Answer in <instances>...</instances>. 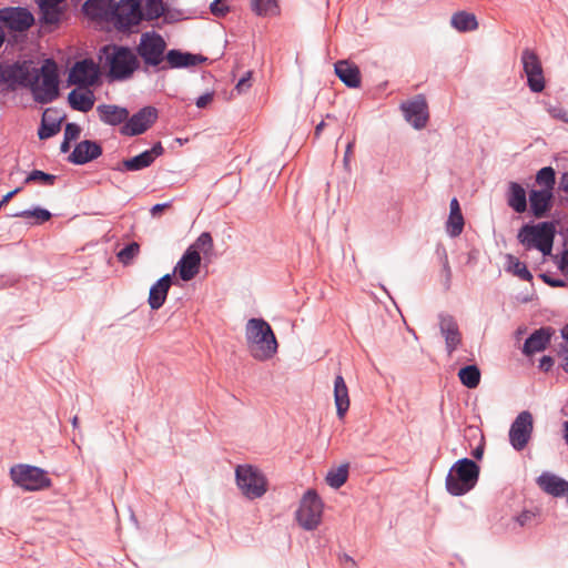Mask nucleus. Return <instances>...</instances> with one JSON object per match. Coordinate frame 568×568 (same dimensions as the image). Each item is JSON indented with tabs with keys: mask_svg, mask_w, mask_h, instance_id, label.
Segmentation results:
<instances>
[{
	"mask_svg": "<svg viewBox=\"0 0 568 568\" xmlns=\"http://www.w3.org/2000/svg\"><path fill=\"white\" fill-rule=\"evenodd\" d=\"M201 255L194 250H186L180 261L176 263L173 274L184 281L189 282L193 280L200 272Z\"/></svg>",
	"mask_w": 568,
	"mask_h": 568,
	"instance_id": "obj_18",
	"label": "nucleus"
},
{
	"mask_svg": "<svg viewBox=\"0 0 568 568\" xmlns=\"http://www.w3.org/2000/svg\"><path fill=\"white\" fill-rule=\"evenodd\" d=\"M548 111L554 119H558L561 120L562 122L568 123V113L562 108L552 106Z\"/></svg>",
	"mask_w": 568,
	"mask_h": 568,
	"instance_id": "obj_53",
	"label": "nucleus"
},
{
	"mask_svg": "<svg viewBox=\"0 0 568 568\" xmlns=\"http://www.w3.org/2000/svg\"><path fill=\"white\" fill-rule=\"evenodd\" d=\"M245 339L251 356L256 361H268L277 353L276 336L264 318L252 317L246 322Z\"/></svg>",
	"mask_w": 568,
	"mask_h": 568,
	"instance_id": "obj_2",
	"label": "nucleus"
},
{
	"mask_svg": "<svg viewBox=\"0 0 568 568\" xmlns=\"http://www.w3.org/2000/svg\"><path fill=\"white\" fill-rule=\"evenodd\" d=\"M460 383L468 388H476L480 383V371L476 365H467L459 369Z\"/></svg>",
	"mask_w": 568,
	"mask_h": 568,
	"instance_id": "obj_36",
	"label": "nucleus"
},
{
	"mask_svg": "<svg viewBox=\"0 0 568 568\" xmlns=\"http://www.w3.org/2000/svg\"><path fill=\"white\" fill-rule=\"evenodd\" d=\"M235 480L241 493L248 499L261 498L267 490V481L261 470L252 465H239Z\"/></svg>",
	"mask_w": 568,
	"mask_h": 568,
	"instance_id": "obj_8",
	"label": "nucleus"
},
{
	"mask_svg": "<svg viewBox=\"0 0 568 568\" xmlns=\"http://www.w3.org/2000/svg\"><path fill=\"white\" fill-rule=\"evenodd\" d=\"M536 183L548 192H554L556 184V172L551 166H545L540 169L536 174Z\"/></svg>",
	"mask_w": 568,
	"mask_h": 568,
	"instance_id": "obj_38",
	"label": "nucleus"
},
{
	"mask_svg": "<svg viewBox=\"0 0 568 568\" xmlns=\"http://www.w3.org/2000/svg\"><path fill=\"white\" fill-rule=\"evenodd\" d=\"M527 84L532 92H541L545 89L544 72L539 71V75H527Z\"/></svg>",
	"mask_w": 568,
	"mask_h": 568,
	"instance_id": "obj_47",
	"label": "nucleus"
},
{
	"mask_svg": "<svg viewBox=\"0 0 568 568\" xmlns=\"http://www.w3.org/2000/svg\"><path fill=\"white\" fill-rule=\"evenodd\" d=\"M554 329L551 327H540L529 335L523 346V353L530 356L535 353L542 352L550 343Z\"/></svg>",
	"mask_w": 568,
	"mask_h": 568,
	"instance_id": "obj_23",
	"label": "nucleus"
},
{
	"mask_svg": "<svg viewBox=\"0 0 568 568\" xmlns=\"http://www.w3.org/2000/svg\"><path fill=\"white\" fill-rule=\"evenodd\" d=\"M0 21L8 29L22 32L33 24L34 18L26 8H4L0 10Z\"/></svg>",
	"mask_w": 568,
	"mask_h": 568,
	"instance_id": "obj_15",
	"label": "nucleus"
},
{
	"mask_svg": "<svg viewBox=\"0 0 568 568\" xmlns=\"http://www.w3.org/2000/svg\"><path fill=\"white\" fill-rule=\"evenodd\" d=\"M166 42L155 31H146L141 34L140 42L135 48L138 58H141L144 71L150 67H159L165 55Z\"/></svg>",
	"mask_w": 568,
	"mask_h": 568,
	"instance_id": "obj_6",
	"label": "nucleus"
},
{
	"mask_svg": "<svg viewBox=\"0 0 568 568\" xmlns=\"http://www.w3.org/2000/svg\"><path fill=\"white\" fill-rule=\"evenodd\" d=\"M211 13L215 17H224L229 12V7L225 4L224 0H214L210 4Z\"/></svg>",
	"mask_w": 568,
	"mask_h": 568,
	"instance_id": "obj_49",
	"label": "nucleus"
},
{
	"mask_svg": "<svg viewBox=\"0 0 568 568\" xmlns=\"http://www.w3.org/2000/svg\"><path fill=\"white\" fill-rule=\"evenodd\" d=\"M353 146H354V141H351V142L347 143V146H346V150H345V154H344V162H345V164H347L348 161H349V158H351V155L353 153Z\"/></svg>",
	"mask_w": 568,
	"mask_h": 568,
	"instance_id": "obj_59",
	"label": "nucleus"
},
{
	"mask_svg": "<svg viewBox=\"0 0 568 568\" xmlns=\"http://www.w3.org/2000/svg\"><path fill=\"white\" fill-rule=\"evenodd\" d=\"M164 59L168 62V68H171V69L194 67V65H197L206 60V58H204L200 54L182 52L178 49L169 50L166 52V54L164 55ZM160 69L164 70V69H166V67H161Z\"/></svg>",
	"mask_w": 568,
	"mask_h": 568,
	"instance_id": "obj_24",
	"label": "nucleus"
},
{
	"mask_svg": "<svg viewBox=\"0 0 568 568\" xmlns=\"http://www.w3.org/2000/svg\"><path fill=\"white\" fill-rule=\"evenodd\" d=\"M10 216H12V217H23V219L34 217L36 219V222H34L36 224H42V223L49 221L52 215L45 209L36 207L33 210H24V211H18V212L11 213Z\"/></svg>",
	"mask_w": 568,
	"mask_h": 568,
	"instance_id": "obj_41",
	"label": "nucleus"
},
{
	"mask_svg": "<svg viewBox=\"0 0 568 568\" xmlns=\"http://www.w3.org/2000/svg\"><path fill=\"white\" fill-rule=\"evenodd\" d=\"M99 58L104 68H108V75L113 81H124L141 68V61L135 52L125 45L110 43L101 47Z\"/></svg>",
	"mask_w": 568,
	"mask_h": 568,
	"instance_id": "obj_1",
	"label": "nucleus"
},
{
	"mask_svg": "<svg viewBox=\"0 0 568 568\" xmlns=\"http://www.w3.org/2000/svg\"><path fill=\"white\" fill-rule=\"evenodd\" d=\"M139 252H140V245L136 242H132V243L125 245L118 253V258L122 264L128 265L133 261V258L139 254Z\"/></svg>",
	"mask_w": 568,
	"mask_h": 568,
	"instance_id": "obj_46",
	"label": "nucleus"
},
{
	"mask_svg": "<svg viewBox=\"0 0 568 568\" xmlns=\"http://www.w3.org/2000/svg\"><path fill=\"white\" fill-rule=\"evenodd\" d=\"M509 262L511 266V271L515 275H517L520 280L530 282L532 280V274L527 268L526 264L520 262L518 258L509 255Z\"/></svg>",
	"mask_w": 568,
	"mask_h": 568,
	"instance_id": "obj_45",
	"label": "nucleus"
},
{
	"mask_svg": "<svg viewBox=\"0 0 568 568\" xmlns=\"http://www.w3.org/2000/svg\"><path fill=\"white\" fill-rule=\"evenodd\" d=\"M532 428L531 414L527 410L519 413L509 429V442L516 450L520 452L527 446Z\"/></svg>",
	"mask_w": 568,
	"mask_h": 568,
	"instance_id": "obj_13",
	"label": "nucleus"
},
{
	"mask_svg": "<svg viewBox=\"0 0 568 568\" xmlns=\"http://www.w3.org/2000/svg\"><path fill=\"white\" fill-rule=\"evenodd\" d=\"M404 116L415 129H424L428 122V105L424 95L418 94L413 100L402 103Z\"/></svg>",
	"mask_w": 568,
	"mask_h": 568,
	"instance_id": "obj_14",
	"label": "nucleus"
},
{
	"mask_svg": "<svg viewBox=\"0 0 568 568\" xmlns=\"http://www.w3.org/2000/svg\"><path fill=\"white\" fill-rule=\"evenodd\" d=\"M144 2L143 17L148 21H152L162 17L165 12L163 0H140V4Z\"/></svg>",
	"mask_w": 568,
	"mask_h": 568,
	"instance_id": "obj_39",
	"label": "nucleus"
},
{
	"mask_svg": "<svg viewBox=\"0 0 568 568\" xmlns=\"http://www.w3.org/2000/svg\"><path fill=\"white\" fill-rule=\"evenodd\" d=\"M541 278L544 280L545 283H547L551 287H562V286H565V281H562L560 278H554V277H550L549 275H546V274H542Z\"/></svg>",
	"mask_w": 568,
	"mask_h": 568,
	"instance_id": "obj_56",
	"label": "nucleus"
},
{
	"mask_svg": "<svg viewBox=\"0 0 568 568\" xmlns=\"http://www.w3.org/2000/svg\"><path fill=\"white\" fill-rule=\"evenodd\" d=\"M556 226L552 222H540L536 225L525 224L520 227L517 239L526 248H537L544 255L552 250Z\"/></svg>",
	"mask_w": 568,
	"mask_h": 568,
	"instance_id": "obj_4",
	"label": "nucleus"
},
{
	"mask_svg": "<svg viewBox=\"0 0 568 568\" xmlns=\"http://www.w3.org/2000/svg\"><path fill=\"white\" fill-rule=\"evenodd\" d=\"M159 112L156 108L146 105L140 109L121 126L120 133L126 136H135L144 133L158 120Z\"/></svg>",
	"mask_w": 568,
	"mask_h": 568,
	"instance_id": "obj_12",
	"label": "nucleus"
},
{
	"mask_svg": "<svg viewBox=\"0 0 568 568\" xmlns=\"http://www.w3.org/2000/svg\"><path fill=\"white\" fill-rule=\"evenodd\" d=\"M102 146L97 141L84 140L79 142L73 152L69 155V162L83 165L90 161H93L102 155Z\"/></svg>",
	"mask_w": 568,
	"mask_h": 568,
	"instance_id": "obj_20",
	"label": "nucleus"
},
{
	"mask_svg": "<svg viewBox=\"0 0 568 568\" xmlns=\"http://www.w3.org/2000/svg\"><path fill=\"white\" fill-rule=\"evenodd\" d=\"M324 128H325V122H324V121H321V122L316 125V128H315V132H314V134H315V136H316V138H318V136L321 135V133H322V131H323V129H324Z\"/></svg>",
	"mask_w": 568,
	"mask_h": 568,
	"instance_id": "obj_61",
	"label": "nucleus"
},
{
	"mask_svg": "<svg viewBox=\"0 0 568 568\" xmlns=\"http://www.w3.org/2000/svg\"><path fill=\"white\" fill-rule=\"evenodd\" d=\"M554 366V359L550 356H542L539 361V369L542 372H549Z\"/></svg>",
	"mask_w": 568,
	"mask_h": 568,
	"instance_id": "obj_55",
	"label": "nucleus"
},
{
	"mask_svg": "<svg viewBox=\"0 0 568 568\" xmlns=\"http://www.w3.org/2000/svg\"><path fill=\"white\" fill-rule=\"evenodd\" d=\"M213 247L214 243L212 235L209 232H203L186 250H194L197 253L203 252L206 255L213 251Z\"/></svg>",
	"mask_w": 568,
	"mask_h": 568,
	"instance_id": "obj_43",
	"label": "nucleus"
},
{
	"mask_svg": "<svg viewBox=\"0 0 568 568\" xmlns=\"http://www.w3.org/2000/svg\"><path fill=\"white\" fill-rule=\"evenodd\" d=\"M464 216L456 197L450 201V212L446 222V230L449 236L456 237L462 234L464 230Z\"/></svg>",
	"mask_w": 568,
	"mask_h": 568,
	"instance_id": "obj_33",
	"label": "nucleus"
},
{
	"mask_svg": "<svg viewBox=\"0 0 568 568\" xmlns=\"http://www.w3.org/2000/svg\"><path fill=\"white\" fill-rule=\"evenodd\" d=\"M169 206H170L169 202H166V203H158V204L153 205L152 209H151L152 216L159 215L161 212H163Z\"/></svg>",
	"mask_w": 568,
	"mask_h": 568,
	"instance_id": "obj_57",
	"label": "nucleus"
},
{
	"mask_svg": "<svg viewBox=\"0 0 568 568\" xmlns=\"http://www.w3.org/2000/svg\"><path fill=\"white\" fill-rule=\"evenodd\" d=\"M479 466L467 457L457 460L449 469L445 486L452 496H463L475 488L479 479Z\"/></svg>",
	"mask_w": 568,
	"mask_h": 568,
	"instance_id": "obj_3",
	"label": "nucleus"
},
{
	"mask_svg": "<svg viewBox=\"0 0 568 568\" xmlns=\"http://www.w3.org/2000/svg\"><path fill=\"white\" fill-rule=\"evenodd\" d=\"M559 268L568 273V250H566L560 258Z\"/></svg>",
	"mask_w": 568,
	"mask_h": 568,
	"instance_id": "obj_58",
	"label": "nucleus"
},
{
	"mask_svg": "<svg viewBox=\"0 0 568 568\" xmlns=\"http://www.w3.org/2000/svg\"><path fill=\"white\" fill-rule=\"evenodd\" d=\"M213 100V93L212 92H206L202 95H200L196 101H195V105L199 108V109H204L209 103H211Z\"/></svg>",
	"mask_w": 568,
	"mask_h": 568,
	"instance_id": "obj_54",
	"label": "nucleus"
},
{
	"mask_svg": "<svg viewBox=\"0 0 568 568\" xmlns=\"http://www.w3.org/2000/svg\"><path fill=\"white\" fill-rule=\"evenodd\" d=\"M334 400L338 418L343 419L349 408L348 388L342 375L334 381Z\"/></svg>",
	"mask_w": 568,
	"mask_h": 568,
	"instance_id": "obj_32",
	"label": "nucleus"
},
{
	"mask_svg": "<svg viewBox=\"0 0 568 568\" xmlns=\"http://www.w3.org/2000/svg\"><path fill=\"white\" fill-rule=\"evenodd\" d=\"M450 24L459 32H469L478 28V21L474 13L458 11L452 16Z\"/></svg>",
	"mask_w": 568,
	"mask_h": 568,
	"instance_id": "obj_35",
	"label": "nucleus"
},
{
	"mask_svg": "<svg viewBox=\"0 0 568 568\" xmlns=\"http://www.w3.org/2000/svg\"><path fill=\"white\" fill-rule=\"evenodd\" d=\"M144 19L140 0H121L114 4L111 22L121 32H130Z\"/></svg>",
	"mask_w": 568,
	"mask_h": 568,
	"instance_id": "obj_11",
	"label": "nucleus"
},
{
	"mask_svg": "<svg viewBox=\"0 0 568 568\" xmlns=\"http://www.w3.org/2000/svg\"><path fill=\"white\" fill-rule=\"evenodd\" d=\"M70 143H71V141H67V140L63 138V141H62V143H61V145H60V151H61L62 153H67V152H69V150H70V148H71Z\"/></svg>",
	"mask_w": 568,
	"mask_h": 568,
	"instance_id": "obj_60",
	"label": "nucleus"
},
{
	"mask_svg": "<svg viewBox=\"0 0 568 568\" xmlns=\"http://www.w3.org/2000/svg\"><path fill=\"white\" fill-rule=\"evenodd\" d=\"M442 265H443L442 273H443V277H444L443 286H444L445 291H448L452 286L453 274H452V268H450L446 252H444V255L442 258Z\"/></svg>",
	"mask_w": 568,
	"mask_h": 568,
	"instance_id": "obj_48",
	"label": "nucleus"
},
{
	"mask_svg": "<svg viewBox=\"0 0 568 568\" xmlns=\"http://www.w3.org/2000/svg\"><path fill=\"white\" fill-rule=\"evenodd\" d=\"M562 337L568 341V323L561 329Z\"/></svg>",
	"mask_w": 568,
	"mask_h": 568,
	"instance_id": "obj_63",
	"label": "nucleus"
},
{
	"mask_svg": "<svg viewBox=\"0 0 568 568\" xmlns=\"http://www.w3.org/2000/svg\"><path fill=\"white\" fill-rule=\"evenodd\" d=\"M114 4V0H87L83 12L91 19L111 22Z\"/></svg>",
	"mask_w": 568,
	"mask_h": 568,
	"instance_id": "obj_28",
	"label": "nucleus"
},
{
	"mask_svg": "<svg viewBox=\"0 0 568 568\" xmlns=\"http://www.w3.org/2000/svg\"><path fill=\"white\" fill-rule=\"evenodd\" d=\"M439 329L445 338L448 355H452L462 343V334L456 320L448 314L439 315Z\"/></svg>",
	"mask_w": 568,
	"mask_h": 568,
	"instance_id": "obj_19",
	"label": "nucleus"
},
{
	"mask_svg": "<svg viewBox=\"0 0 568 568\" xmlns=\"http://www.w3.org/2000/svg\"><path fill=\"white\" fill-rule=\"evenodd\" d=\"M39 79V71L31 68L30 62H0V87L8 91H14L19 87L28 88Z\"/></svg>",
	"mask_w": 568,
	"mask_h": 568,
	"instance_id": "obj_5",
	"label": "nucleus"
},
{
	"mask_svg": "<svg viewBox=\"0 0 568 568\" xmlns=\"http://www.w3.org/2000/svg\"><path fill=\"white\" fill-rule=\"evenodd\" d=\"M94 94L92 91L87 90L85 92H80L79 90H72L68 95V102L70 106L80 112H89L94 105Z\"/></svg>",
	"mask_w": 568,
	"mask_h": 568,
	"instance_id": "obj_34",
	"label": "nucleus"
},
{
	"mask_svg": "<svg viewBox=\"0 0 568 568\" xmlns=\"http://www.w3.org/2000/svg\"><path fill=\"white\" fill-rule=\"evenodd\" d=\"M81 128L73 122L67 123L64 128V139L67 141H74L79 138Z\"/></svg>",
	"mask_w": 568,
	"mask_h": 568,
	"instance_id": "obj_50",
	"label": "nucleus"
},
{
	"mask_svg": "<svg viewBox=\"0 0 568 568\" xmlns=\"http://www.w3.org/2000/svg\"><path fill=\"white\" fill-rule=\"evenodd\" d=\"M171 285L172 274H165L151 286L148 298L151 310L156 311L163 306Z\"/></svg>",
	"mask_w": 568,
	"mask_h": 568,
	"instance_id": "obj_27",
	"label": "nucleus"
},
{
	"mask_svg": "<svg viewBox=\"0 0 568 568\" xmlns=\"http://www.w3.org/2000/svg\"><path fill=\"white\" fill-rule=\"evenodd\" d=\"M10 476L13 483L28 491H36L51 486V479L47 473L30 465H16L10 469Z\"/></svg>",
	"mask_w": 568,
	"mask_h": 568,
	"instance_id": "obj_9",
	"label": "nucleus"
},
{
	"mask_svg": "<svg viewBox=\"0 0 568 568\" xmlns=\"http://www.w3.org/2000/svg\"><path fill=\"white\" fill-rule=\"evenodd\" d=\"M483 454H484V448L483 447H477L474 452H473V456L476 458V459H480L483 457Z\"/></svg>",
	"mask_w": 568,
	"mask_h": 568,
	"instance_id": "obj_62",
	"label": "nucleus"
},
{
	"mask_svg": "<svg viewBox=\"0 0 568 568\" xmlns=\"http://www.w3.org/2000/svg\"><path fill=\"white\" fill-rule=\"evenodd\" d=\"M348 478V465L343 464L336 469H332L328 471L326 476V481L332 488L342 487Z\"/></svg>",
	"mask_w": 568,
	"mask_h": 568,
	"instance_id": "obj_40",
	"label": "nucleus"
},
{
	"mask_svg": "<svg viewBox=\"0 0 568 568\" xmlns=\"http://www.w3.org/2000/svg\"><path fill=\"white\" fill-rule=\"evenodd\" d=\"M506 200L508 206L511 207L516 213H524L527 211L526 191L521 184L517 182H509Z\"/></svg>",
	"mask_w": 568,
	"mask_h": 568,
	"instance_id": "obj_31",
	"label": "nucleus"
},
{
	"mask_svg": "<svg viewBox=\"0 0 568 568\" xmlns=\"http://www.w3.org/2000/svg\"><path fill=\"white\" fill-rule=\"evenodd\" d=\"M335 73L339 80L348 88H358L361 84V72L357 65L348 61H338L335 63Z\"/></svg>",
	"mask_w": 568,
	"mask_h": 568,
	"instance_id": "obj_30",
	"label": "nucleus"
},
{
	"mask_svg": "<svg viewBox=\"0 0 568 568\" xmlns=\"http://www.w3.org/2000/svg\"><path fill=\"white\" fill-rule=\"evenodd\" d=\"M164 152V148L161 142H156L150 150H145L144 152L131 158L123 160L115 170L124 172V171H140L145 168H149L158 156L162 155Z\"/></svg>",
	"mask_w": 568,
	"mask_h": 568,
	"instance_id": "obj_17",
	"label": "nucleus"
},
{
	"mask_svg": "<svg viewBox=\"0 0 568 568\" xmlns=\"http://www.w3.org/2000/svg\"><path fill=\"white\" fill-rule=\"evenodd\" d=\"M538 486L548 495L562 497L568 495V481L555 474L545 471L537 478Z\"/></svg>",
	"mask_w": 568,
	"mask_h": 568,
	"instance_id": "obj_25",
	"label": "nucleus"
},
{
	"mask_svg": "<svg viewBox=\"0 0 568 568\" xmlns=\"http://www.w3.org/2000/svg\"><path fill=\"white\" fill-rule=\"evenodd\" d=\"M535 517V514L528 510L523 511L515 517L516 523L520 526H527Z\"/></svg>",
	"mask_w": 568,
	"mask_h": 568,
	"instance_id": "obj_52",
	"label": "nucleus"
},
{
	"mask_svg": "<svg viewBox=\"0 0 568 568\" xmlns=\"http://www.w3.org/2000/svg\"><path fill=\"white\" fill-rule=\"evenodd\" d=\"M252 85V72L247 71L235 85V90L241 94L246 92Z\"/></svg>",
	"mask_w": 568,
	"mask_h": 568,
	"instance_id": "obj_51",
	"label": "nucleus"
},
{
	"mask_svg": "<svg viewBox=\"0 0 568 568\" xmlns=\"http://www.w3.org/2000/svg\"><path fill=\"white\" fill-rule=\"evenodd\" d=\"M252 10L257 16H275L278 13L277 0H252Z\"/></svg>",
	"mask_w": 568,
	"mask_h": 568,
	"instance_id": "obj_42",
	"label": "nucleus"
},
{
	"mask_svg": "<svg viewBox=\"0 0 568 568\" xmlns=\"http://www.w3.org/2000/svg\"><path fill=\"white\" fill-rule=\"evenodd\" d=\"M99 78V68L91 59L75 62L69 73V82L79 87L93 85Z\"/></svg>",
	"mask_w": 568,
	"mask_h": 568,
	"instance_id": "obj_16",
	"label": "nucleus"
},
{
	"mask_svg": "<svg viewBox=\"0 0 568 568\" xmlns=\"http://www.w3.org/2000/svg\"><path fill=\"white\" fill-rule=\"evenodd\" d=\"M323 503L318 495L308 489L301 499L296 510V520L305 530L316 529L322 521Z\"/></svg>",
	"mask_w": 568,
	"mask_h": 568,
	"instance_id": "obj_10",
	"label": "nucleus"
},
{
	"mask_svg": "<svg viewBox=\"0 0 568 568\" xmlns=\"http://www.w3.org/2000/svg\"><path fill=\"white\" fill-rule=\"evenodd\" d=\"M521 62L526 75H539V71H542L541 62L538 55L529 49H525L523 51Z\"/></svg>",
	"mask_w": 568,
	"mask_h": 568,
	"instance_id": "obj_37",
	"label": "nucleus"
},
{
	"mask_svg": "<svg viewBox=\"0 0 568 568\" xmlns=\"http://www.w3.org/2000/svg\"><path fill=\"white\" fill-rule=\"evenodd\" d=\"M530 212L536 219L548 215L554 205V192L531 190L529 192Z\"/></svg>",
	"mask_w": 568,
	"mask_h": 568,
	"instance_id": "obj_21",
	"label": "nucleus"
},
{
	"mask_svg": "<svg viewBox=\"0 0 568 568\" xmlns=\"http://www.w3.org/2000/svg\"><path fill=\"white\" fill-rule=\"evenodd\" d=\"M64 116L60 115V112L55 108H48L44 110L41 119V124L38 130V136L40 140H47L55 134H58L61 130V123Z\"/></svg>",
	"mask_w": 568,
	"mask_h": 568,
	"instance_id": "obj_22",
	"label": "nucleus"
},
{
	"mask_svg": "<svg viewBox=\"0 0 568 568\" xmlns=\"http://www.w3.org/2000/svg\"><path fill=\"white\" fill-rule=\"evenodd\" d=\"M57 181V176L41 170L31 171L24 180L26 184L39 182L43 185L52 186Z\"/></svg>",
	"mask_w": 568,
	"mask_h": 568,
	"instance_id": "obj_44",
	"label": "nucleus"
},
{
	"mask_svg": "<svg viewBox=\"0 0 568 568\" xmlns=\"http://www.w3.org/2000/svg\"><path fill=\"white\" fill-rule=\"evenodd\" d=\"M97 112L100 121L111 126L124 124L130 115L126 108L115 104H100Z\"/></svg>",
	"mask_w": 568,
	"mask_h": 568,
	"instance_id": "obj_26",
	"label": "nucleus"
},
{
	"mask_svg": "<svg viewBox=\"0 0 568 568\" xmlns=\"http://www.w3.org/2000/svg\"><path fill=\"white\" fill-rule=\"evenodd\" d=\"M67 0H36L40 10V20L44 24H55L63 14L62 4Z\"/></svg>",
	"mask_w": 568,
	"mask_h": 568,
	"instance_id": "obj_29",
	"label": "nucleus"
},
{
	"mask_svg": "<svg viewBox=\"0 0 568 568\" xmlns=\"http://www.w3.org/2000/svg\"><path fill=\"white\" fill-rule=\"evenodd\" d=\"M39 71V79L29 84L33 99L40 104H47L59 97V77L55 64L49 62Z\"/></svg>",
	"mask_w": 568,
	"mask_h": 568,
	"instance_id": "obj_7",
	"label": "nucleus"
},
{
	"mask_svg": "<svg viewBox=\"0 0 568 568\" xmlns=\"http://www.w3.org/2000/svg\"><path fill=\"white\" fill-rule=\"evenodd\" d=\"M565 427V439L568 442V420L564 424Z\"/></svg>",
	"mask_w": 568,
	"mask_h": 568,
	"instance_id": "obj_64",
	"label": "nucleus"
}]
</instances>
